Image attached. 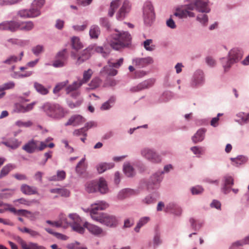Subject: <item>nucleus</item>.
<instances>
[{"label":"nucleus","mask_w":249,"mask_h":249,"mask_svg":"<svg viewBox=\"0 0 249 249\" xmlns=\"http://www.w3.org/2000/svg\"><path fill=\"white\" fill-rule=\"evenodd\" d=\"M158 195L157 193H152L148 194L142 199L141 202L145 205H151L156 203Z\"/></svg>","instance_id":"22"},{"label":"nucleus","mask_w":249,"mask_h":249,"mask_svg":"<svg viewBox=\"0 0 249 249\" xmlns=\"http://www.w3.org/2000/svg\"><path fill=\"white\" fill-rule=\"evenodd\" d=\"M116 101V97L111 96L108 100L104 102L101 106L100 109L102 110H107L110 109L114 105Z\"/></svg>","instance_id":"33"},{"label":"nucleus","mask_w":249,"mask_h":249,"mask_svg":"<svg viewBox=\"0 0 249 249\" xmlns=\"http://www.w3.org/2000/svg\"><path fill=\"white\" fill-rule=\"evenodd\" d=\"M90 210V216L92 219L110 228H116L119 224V219L114 215L107 213H98V210H104L108 207V205L105 201L97 200L92 205Z\"/></svg>","instance_id":"1"},{"label":"nucleus","mask_w":249,"mask_h":249,"mask_svg":"<svg viewBox=\"0 0 249 249\" xmlns=\"http://www.w3.org/2000/svg\"><path fill=\"white\" fill-rule=\"evenodd\" d=\"M189 222L191 225V227L196 231H199L204 224L202 221L196 220L193 218H191L189 219Z\"/></svg>","instance_id":"38"},{"label":"nucleus","mask_w":249,"mask_h":249,"mask_svg":"<svg viewBox=\"0 0 249 249\" xmlns=\"http://www.w3.org/2000/svg\"><path fill=\"white\" fill-rule=\"evenodd\" d=\"M100 72L108 76H114L117 74L118 71L116 69H113L110 65L107 64L102 69Z\"/></svg>","instance_id":"32"},{"label":"nucleus","mask_w":249,"mask_h":249,"mask_svg":"<svg viewBox=\"0 0 249 249\" xmlns=\"http://www.w3.org/2000/svg\"><path fill=\"white\" fill-rule=\"evenodd\" d=\"M92 74V71L91 69H89L87 71H85L83 73V77L81 79L80 77L78 78L82 85L88 82L91 77Z\"/></svg>","instance_id":"43"},{"label":"nucleus","mask_w":249,"mask_h":249,"mask_svg":"<svg viewBox=\"0 0 249 249\" xmlns=\"http://www.w3.org/2000/svg\"><path fill=\"white\" fill-rule=\"evenodd\" d=\"M196 20L204 26L207 25L208 22V17L205 14H199L196 18Z\"/></svg>","instance_id":"49"},{"label":"nucleus","mask_w":249,"mask_h":249,"mask_svg":"<svg viewBox=\"0 0 249 249\" xmlns=\"http://www.w3.org/2000/svg\"><path fill=\"white\" fill-rule=\"evenodd\" d=\"M154 60L151 56L146 57H136L132 59V63L138 68H143L153 64Z\"/></svg>","instance_id":"12"},{"label":"nucleus","mask_w":249,"mask_h":249,"mask_svg":"<svg viewBox=\"0 0 249 249\" xmlns=\"http://www.w3.org/2000/svg\"><path fill=\"white\" fill-rule=\"evenodd\" d=\"M3 143L8 147L13 149H15L19 146L20 142H19L17 139L15 138H12L8 139L5 142H3Z\"/></svg>","instance_id":"31"},{"label":"nucleus","mask_w":249,"mask_h":249,"mask_svg":"<svg viewBox=\"0 0 249 249\" xmlns=\"http://www.w3.org/2000/svg\"><path fill=\"white\" fill-rule=\"evenodd\" d=\"M123 171L124 175L128 178L133 177L136 174L134 167L129 162L124 163L123 165Z\"/></svg>","instance_id":"25"},{"label":"nucleus","mask_w":249,"mask_h":249,"mask_svg":"<svg viewBox=\"0 0 249 249\" xmlns=\"http://www.w3.org/2000/svg\"><path fill=\"white\" fill-rule=\"evenodd\" d=\"M86 171V167L85 165L78 166L75 167V172L79 176L84 174Z\"/></svg>","instance_id":"64"},{"label":"nucleus","mask_w":249,"mask_h":249,"mask_svg":"<svg viewBox=\"0 0 249 249\" xmlns=\"http://www.w3.org/2000/svg\"><path fill=\"white\" fill-rule=\"evenodd\" d=\"M233 243L234 246H237V247L249 244V236H247L242 240L237 241Z\"/></svg>","instance_id":"57"},{"label":"nucleus","mask_w":249,"mask_h":249,"mask_svg":"<svg viewBox=\"0 0 249 249\" xmlns=\"http://www.w3.org/2000/svg\"><path fill=\"white\" fill-rule=\"evenodd\" d=\"M205 132L206 129L205 128L199 129L192 137V141L195 143L202 142L204 139Z\"/></svg>","instance_id":"26"},{"label":"nucleus","mask_w":249,"mask_h":249,"mask_svg":"<svg viewBox=\"0 0 249 249\" xmlns=\"http://www.w3.org/2000/svg\"><path fill=\"white\" fill-rule=\"evenodd\" d=\"M34 87L36 90L41 95H45L49 93V90L37 82H34Z\"/></svg>","instance_id":"40"},{"label":"nucleus","mask_w":249,"mask_h":249,"mask_svg":"<svg viewBox=\"0 0 249 249\" xmlns=\"http://www.w3.org/2000/svg\"><path fill=\"white\" fill-rule=\"evenodd\" d=\"M236 116L238 119H235V121L241 125H243L249 122V113L241 112L236 114Z\"/></svg>","instance_id":"28"},{"label":"nucleus","mask_w":249,"mask_h":249,"mask_svg":"<svg viewBox=\"0 0 249 249\" xmlns=\"http://www.w3.org/2000/svg\"><path fill=\"white\" fill-rule=\"evenodd\" d=\"M165 212L170 213L177 216H180L182 213V210L181 207L177 203L170 202L166 205Z\"/></svg>","instance_id":"15"},{"label":"nucleus","mask_w":249,"mask_h":249,"mask_svg":"<svg viewBox=\"0 0 249 249\" xmlns=\"http://www.w3.org/2000/svg\"><path fill=\"white\" fill-rule=\"evenodd\" d=\"M209 2V0H194L186 4L185 7L190 10H196L202 13H208L211 11Z\"/></svg>","instance_id":"5"},{"label":"nucleus","mask_w":249,"mask_h":249,"mask_svg":"<svg viewBox=\"0 0 249 249\" xmlns=\"http://www.w3.org/2000/svg\"><path fill=\"white\" fill-rule=\"evenodd\" d=\"M139 188L143 190L146 188L148 191L153 190V187L151 186L149 180L146 179H142L139 184Z\"/></svg>","instance_id":"45"},{"label":"nucleus","mask_w":249,"mask_h":249,"mask_svg":"<svg viewBox=\"0 0 249 249\" xmlns=\"http://www.w3.org/2000/svg\"><path fill=\"white\" fill-rule=\"evenodd\" d=\"M150 218L149 216H144L141 217L137 223V225L134 228V231L136 232H139L141 228L147 224L150 221Z\"/></svg>","instance_id":"41"},{"label":"nucleus","mask_w":249,"mask_h":249,"mask_svg":"<svg viewBox=\"0 0 249 249\" xmlns=\"http://www.w3.org/2000/svg\"><path fill=\"white\" fill-rule=\"evenodd\" d=\"M141 155L148 161L154 163H160L161 161V156L153 148L144 147L141 150Z\"/></svg>","instance_id":"7"},{"label":"nucleus","mask_w":249,"mask_h":249,"mask_svg":"<svg viewBox=\"0 0 249 249\" xmlns=\"http://www.w3.org/2000/svg\"><path fill=\"white\" fill-rule=\"evenodd\" d=\"M97 181L92 180L88 182L85 184V189L89 193H92L97 191Z\"/></svg>","instance_id":"37"},{"label":"nucleus","mask_w":249,"mask_h":249,"mask_svg":"<svg viewBox=\"0 0 249 249\" xmlns=\"http://www.w3.org/2000/svg\"><path fill=\"white\" fill-rule=\"evenodd\" d=\"M242 51L238 48H234L231 50L228 57H222L220 59L221 63L225 72L229 71L231 65L238 62L242 57Z\"/></svg>","instance_id":"4"},{"label":"nucleus","mask_w":249,"mask_h":249,"mask_svg":"<svg viewBox=\"0 0 249 249\" xmlns=\"http://www.w3.org/2000/svg\"><path fill=\"white\" fill-rule=\"evenodd\" d=\"M173 98V93L169 91H164L159 97L157 103H165L169 101Z\"/></svg>","instance_id":"39"},{"label":"nucleus","mask_w":249,"mask_h":249,"mask_svg":"<svg viewBox=\"0 0 249 249\" xmlns=\"http://www.w3.org/2000/svg\"><path fill=\"white\" fill-rule=\"evenodd\" d=\"M71 227L73 231L78 232L80 234L84 233L85 231V229L81 225L79 224V223H76L71 225Z\"/></svg>","instance_id":"59"},{"label":"nucleus","mask_w":249,"mask_h":249,"mask_svg":"<svg viewBox=\"0 0 249 249\" xmlns=\"http://www.w3.org/2000/svg\"><path fill=\"white\" fill-rule=\"evenodd\" d=\"M82 86L81 83L77 79V81H75L72 84L68 86L65 89L67 94H70L71 92L78 90V89Z\"/></svg>","instance_id":"29"},{"label":"nucleus","mask_w":249,"mask_h":249,"mask_svg":"<svg viewBox=\"0 0 249 249\" xmlns=\"http://www.w3.org/2000/svg\"><path fill=\"white\" fill-rule=\"evenodd\" d=\"M84 228L87 229L90 233L98 237L105 236L107 234V232L102 228L95 225L91 224L88 222H85L84 224Z\"/></svg>","instance_id":"11"},{"label":"nucleus","mask_w":249,"mask_h":249,"mask_svg":"<svg viewBox=\"0 0 249 249\" xmlns=\"http://www.w3.org/2000/svg\"><path fill=\"white\" fill-rule=\"evenodd\" d=\"M93 49L94 46L90 45L86 49H84L81 54L79 56H78L74 51H71V57L74 59H76L75 62L76 65H80L88 60L91 57V54L93 53Z\"/></svg>","instance_id":"8"},{"label":"nucleus","mask_w":249,"mask_h":249,"mask_svg":"<svg viewBox=\"0 0 249 249\" xmlns=\"http://www.w3.org/2000/svg\"><path fill=\"white\" fill-rule=\"evenodd\" d=\"M66 49H64L59 51L55 56L52 66L54 68H62L67 63L68 56L66 54Z\"/></svg>","instance_id":"10"},{"label":"nucleus","mask_w":249,"mask_h":249,"mask_svg":"<svg viewBox=\"0 0 249 249\" xmlns=\"http://www.w3.org/2000/svg\"><path fill=\"white\" fill-rule=\"evenodd\" d=\"M97 190L99 191L101 194L107 193L108 191V188L107 182L105 179L103 178H101L99 179V181H97Z\"/></svg>","instance_id":"34"},{"label":"nucleus","mask_w":249,"mask_h":249,"mask_svg":"<svg viewBox=\"0 0 249 249\" xmlns=\"http://www.w3.org/2000/svg\"><path fill=\"white\" fill-rule=\"evenodd\" d=\"M44 47L42 45H37L32 49L33 53L36 55L38 56L41 53L44 52Z\"/></svg>","instance_id":"56"},{"label":"nucleus","mask_w":249,"mask_h":249,"mask_svg":"<svg viewBox=\"0 0 249 249\" xmlns=\"http://www.w3.org/2000/svg\"><path fill=\"white\" fill-rule=\"evenodd\" d=\"M69 218L73 221V224L76 223H79L81 221V218L76 213H72L69 214Z\"/></svg>","instance_id":"61"},{"label":"nucleus","mask_w":249,"mask_h":249,"mask_svg":"<svg viewBox=\"0 0 249 249\" xmlns=\"http://www.w3.org/2000/svg\"><path fill=\"white\" fill-rule=\"evenodd\" d=\"M163 171H158L154 173L148 179L151 186L153 187V190L159 188L160 184L163 178Z\"/></svg>","instance_id":"14"},{"label":"nucleus","mask_w":249,"mask_h":249,"mask_svg":"<svg viewBox=\"0 0 249 249\" xmlns=\"http://www.w3.org/2000/svg\"><path fill=\"white\" fill-rule=\"evenodd\" d=\"M162 243V239L160 232L156 231L155 233L153 239V245L154 248H157Z\"/></svg>","instance_id":"47"},{"label":"nucleus","mask_w":249,"mask_h":249,"mask_svg":"<svg viewBox=\"0 0 249 249\" xmlns=\"http://www.w3.org/2000/svg\"><path fill=\"white\" fill-rule=\"evenodd\" d=\"M107 40L113 49L119 50L130 44L131 37L128 32H119L115 30V32L107 36Z\"/></svg>","instance_id":"2"},{"label":"nucleus","mask_w":249,"mask_h":249,"mask_svg":"<svg viewBox=\"0 0 249 249\" xmlns=\"http://www.w3.org/2000/svg\"><path fill=\"white\" fill-rule=\"evenodd\" d=\"M205 83L204 74L202 71L196 70L194 73L190 82V86L194 89L202 86Z\"/></svg>","instance_id":"9"},{"label":"nucleus","mask_w":249,"mask_h":249,"mask_svg":"<svg viewBox=\"0 0 249 249\" xmlns=\"http://www.w3.org/2000/svg\"><path fill=\"white\" fill-rule=\"evenodd\" d=\"M230 160L233 166L238 167L246 163L248 160V158L244 155H238L235 158H231Z\"/></svg>","instance_id":"23"},{"label":"nucleus","mask_w":249,"mask_h":249,"mask_svg":"<svg viewBox=\"0 0 249 249\" xmlns=\"http://www.w3.org/2000/svg\"><path fill=\"white\" fill-rule=\"evenodd\" d=\"M152 39H147L143 42V47L146 51L151 52L155 49V45H150V44L152 43Z\"/></svg>","instance_id":"52"},{"label":"nucleus","mask_w":249,"mask_h":249,"mask_svg":"<svg viewBox=\"0 0 249 249\" xmlns=\"http://www.w3.org/2000/svg\"><path fill=\"white\" fill-rule=\"evenodd\" d=\"M18 62V57L15 55H9L5 60L1 62V64L11 65Z\"/></svg>","instance_id":"46"},{"label":"nucleus","mask_w":249,"mask_h":249,"mask_svg":"<svg viewBox=\"0 0 249 249\" xmlns=\"http://www.w3.org/2000/svg\"><path fill=\"white\" fill-rule=\"evenodd\" d=\"M30 18H35L41 15L40 9L34 7L32 5L31 8L29 9Z\"/></svg>","instance_id":"50"},{"label":"nucleus","mask_w":249,"mask_h":249,"mask_svg":"<svg viewBox=\"0 0 249 249\" xmlns=\"http://www.w3.org/2000/svg\"><path fill=\"white\" fill-rule=\"evenodd\" d=\"M154 80L152 79H148L139 83L137 86L131 87L130 91L132 92H139L142 90L149 88L154 84Z\"/></svg>","instance_id":"16"},{"label":"nucleus","mask_w":249,"mask_h":249,"mask_svg":"<svg viewBox=\"0 0 249 249\" xmlns=\"http://www.w3.org/2000/svg\"><path fill=\"white\" fill-rule=\"evenodd\" d=\"M18 24L16 21H4L0 23V31H9L11 32H16Z\"/></svg>","instance_id":"17"},{"label":"nucleus","mask_w":249,"mask_h":249,"mask_svg":"<svg viewBox=\"0 0 249 249\" xmlns=\"http://www.w3.org/2000/svg\"><path fill=\"white\" fill-rule=\"evenodd\" d=\"M94 46L93 52H95L97 53H100L101 55L104 57L107 58L108 57L110 53V50L106 47Z\"/></svg>","instance_id":"30"},{"label":"nucleus","mask_w":249,"mask_h":249,"mask_svg":"<svg viewBox=\"0 0 249 249\" xmlns=\"http://www.w3.org/2000/svg\"><path fill=\"white\" fill-rule=\"evenodd\" d=\"M69 82L68 80H66L64 81L57 83L53 89V93L54 94H56L59 92L69 84Z\"/></svg>","instance_id":"48"},{"label":"nucleus","mask_w":249,"mask_h":249,"mask_svg":"<svg viewBox=\"0 0 249 249\" xmlns=\"http://www.w3.org/2000/svg\"><path fill=\"white\" fill-rule=\"evenodd\" d=\"M71 46L73 50L78 51L83 48V46L77 36H73L71 38Z\"/></svg>","instance_id":"36"},{"label":"nucleus","mask_w":249,"mask_h":249,"mask_svg":"<svg viewBox=\"0 0 249 249\" xmlns=\"http://www.w3.org/2000/svg\"><path fill=\"white\" fill-rule=\"evenodd\" d=\"M155 13L153 6L149 1L146 2L143 7V18L145 25L151 26L155 20Z\"/></svg>","instance_id":"6"},{"label":"nucleus","mask_w":249,"mask_h":249,"mask_svg":"<svg viewBox=\"0 0 249 249\" xmlns=\"http://www.w3.org/2000/svg\"><path fill=\"white\" fill-rule=\"evenodd\" d=\"M16 166L12 164H8L1 169L0 172V178L7 175L12 170L14 169Z\"/></svg>","instance_id":"44"},{"label":"nucleus","mask_w":249,"mask_h":249,"mask_svg":"<svg viewBox=\"0 0 249 249\" xmlns=\"http://www.w3.org/2000/svg\"><path fill=\"white\" fill-rule=\"evenodd\" d=\"M40 108L46 116L54 120H59L65 116L64 108L58 104L46 102Z\"/></svg>","instance_id":"3"},{"label":"nucleus","mask_w":249,"mask_h":249,"mask_svg":"<svg viewBox=\"0 0 249 249\" xmlns=\"http://www.w3.org/2000/svg\"><path fill=\"white\" fill-rule=\"evenodd\" d=\"M17 15L21 18H30L29 9H22L18 11Z\"/></svg>","instance_id":"58"},{"label":"nucleus","mask_w":249,"mask_h":249,"mask_svg":"<svg viewBox=\"0 0 249 249\" xmlns=\"http://www.w3.org/2000/svg\"><path fill=\"white\" fill-rule=\"evenodd\" d=\"M129 11V2L125 0L124 2L123 5L117 13L116 18L117 19L122 20L125 17L126 14Z\"/></svg>","instance_id":"20"},{"label":"nucleus","mask_w":249,"mask_h":249,"mask_svg":"<svg viewBox=\"0 0 249 249\" xmlns=\"http://www.w3.org/2000/svg\"><path fill=\"white\" fill-rule=\"evenodd\" d=\"M123 61L124 59L123 58H120L116 62H112L111 60L109 59L107 61V64L110 65L113 69H118L123 64Z\"/></svg>","instance_id":"53"},{"label":"nucleus","mask_w":249,"mask_h":249,"mask_svg":"<svg viewBox=\"0 0 249 249\" xmlns=\"http://www.w3.org/2000/svg\"><path fill=\"white\" fill-rule=\"evenodd\" d=\"M88 23L85 21L84 24L82 25H75L72 26V28L74 30L77 32H81L84 31L87 27Z\"/></svg>","instance_id":"62"},{"label":"nucleus","mask_w":249,"mask_h":249,"mask_svg":"<svg viewBox=\"0 0 249 249\" xmlns=\"http://www.w3.org/2000/svg\"><path fill=\"white\" fill-rule=\"evenodd\" d=\"M190 191L193 195H199L203 193L204 189L201 186L196 185L191 187Z\"/></svg>","instance_id":"51"},{"label":"nucleus","mask_w":249,"mask_h":249,"mask_svg":"<svg viewBox=\"0 0 249 249\" xmlns=\"http://www.w3.org/2000/svg\"><path fill=\"white\" fill-rule=\"evenodd\" d=\"M22 148L29 154L33 153L37 148V142L33 139L30 140L22 146Z\"/></svg>","instance_id":"21"},{"label":"nucleus","mask_w":249,"mask_h":249,"mask_svg":"<svg viewBox=\"0 0 249 249\" xmlns=\"http://www.w3.org/2000/svg\"><path fill=\"white\" fill-rule=\"evenodd\" d=\"M101 33L99 27L97 25H92L90 26L89 35L90 38L97 39Z\"/></svg>","instance_id":"35"},{"label":"nucleus","mask_w":249,"mask_h":249,"mask_svg":"<svg viewBox=\"0 0 249 249\" xmlns=\"http://www.w3.org/2000/svg\"><path fill=\"white\" fill-rule=\"evenodd\" d=\"M45 2V0H34L31 5L34 7H36L41 10V8L44 5Z\"/></svg>","instance_id":"60"},{"label":"nucleus","mask_w":249,"mask_h":249,"mask_svg":"<svg viewBox=\"0 0 249 249\" xmlns=\"http://www.w3.org/2000/svg\"><path fill=\"white\" fill-rule=\"evenodd\" d=\"M18 27L16 28V31L18 30L28 32L31 31L34 28V23L32 21L18 22Z\"/></svg>","instance_id":"19"},{"label":"nucleus","mask_w":249,"mask_h":249,"mask_svg":"<svg viewBox=\"0 0 249 249\" xmlns=\"http://www.w3.org/2000/svg\"><path fill=\"white\" fill-rule=\"evenodd\" d=\"M114 166L113 162H101L96 166V169L99 174H102Z\"/></svg>","instance_id":"27"},{"label":"nucleus","mask_w":249,"mask_h":249,"mask_svg":"<svg viewBox=\"0 0 249 249\" xmlns=\"http://www.w3.org/2000/svg\"><path fill=\"white\" fill-rule=\"evenodd\" d=\"M234 184V179L230 175H226L223 178V184L221 187L222 192L225 195L229 194L231 191V187Z\"/></svg>","instance_id":"13"},{"label":"nucleus","mask_w":249,"mask_h":249,"mask_svg":"<svg viewBox=\"0 0 249 249\" xmlns=\"http://www.w3.org/2000/svg\"><path fill=\"white\" fill-rule=\"evenodd\" d=\"M85 122V119L80 115H74L71 117L68 122L65 124V126L72 125L76 126Z\"/></svg>","instance_id":"18"},{"label":"nucleus","mask_w":249,"mask_h":249,"mask_svg":"<svg viewBox=\"0 0 249 249\" xmlns=\"http://www.w3.org/2000/svg\"><path fill=\"white\" fill-rule=\"evenodd\" d=\"M120 5V0H114L111 1L110 4V8L108 10V15L109 17H112L115 13V10Z\"/></svg>","instance_id":"42"},{"label":"nucleus","mask_w":249,"mask_h":249,"mask_svg":"<svg viewBox=\"0 0 249 249\" xmlns=\"http://www.w3.org/2000/svg\"><path fill=\"white\" fill-rule=\"evenodd\" d=\"M174 15L180 19L186 18L185 9L183 10L179 7L177 8L176 9V12L174 13Z\"/></svg>","instance_id":"55"},{"label":"nucleus","mask_w":249,"mask_h":249,"mask_svg":"<svg viewBox=\"0 0 249 249\" xmlns=\"http://www.w3.org/2000/svg\"><path fill=\"white\" fill-rule=\"evenodd\" d=\"M20 190L22 193L26 195H32L37 194V188L34 186H31L24 184L20 187Z\"/></svg>","instance_id":"24"},{"label":"nucleus","mask_w":249,"mask_h":249,"mask_svg":"<svg viewBox=\"0 0 249 249\" xmlns=\"http://www.w3.org/2000/svg\"><path fill=\"white\" fill-rule=\"evenodd\" d=\"M99 23L102 27L109 30L110 28V23L107 18H101L99 19Z\"/></svg>","instance_id":"54"},{"label":"nucleus","mask_w":249,"mask_h":249,"mask_svg":"<svg viewBox=\"0 0 249 249\" xmlns=\"http://www.w3.org/2000/svg\"><path fill=\"white\" fill-rule=\"evenodd\" d=\"M33 123L31 121H28L26 122H23L22 121L18 120L16 122V124L19 127H30L32 125Z\"/></svg>","instance_id":"63"}]
</instances>
